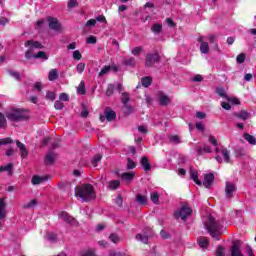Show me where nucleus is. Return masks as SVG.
I'll return each instance as SVG.
<instances>
[{
  "mask_svg": "<svg viewBox=\"0 0 256 256\" xmlns=\"http://www.w3.org/2000/svg\"><path fill=\"white\" fill-rule=\"evenodd\" d=\"M223 223V219L215 218L213 215H208L207 217L205 227L208 233H210L211 237L217 241H219V233H222L223 231Z\"/></svg>",
  "mask_w": 256,
  "mask_h": 256,
  "instance_id": "1",
  "label": "nucleus"
},
{
  "mask_svg": "<svg viewBox=\"0 0 256 256\" xmlns=\"http://www.w3.org/2000/svg\"><path fill=\"white\" fill-rule=\"evenodd\" d=\"M25 47H28V50L25 53L26 59H42V61H47V59H49L47 53L43 51H39L38 53L33 54V49H43V44H41V42L28 40L25 43Z\"/></svg>",
  "mask_w": 256,
  "mask_h": 256,
  "instance_id": "2",
  "label": "nucleus"
},
{
  "mask_svg": "<svg viewBox=\"0 0 256 256\" xmlns=\"http://www.w3.org/2000/svg\"><path fill=\"white\" fill-rule=\"evenodd\" d=\"M75 196L78 197L82 203H87L95 199V188L91 184H84L75 188Z\"/></svg>",
  "mask_w": 256,
  "mask_h": 256,
  "instance_id": "3",
  "label": "nucleus"
},
{
  "mask_svg": "<svg viewBox=\"0 0 256 256\" xmlns=\"http://www.w3.org/2000/svg\"><path fill=\"white\" fill-rule=\"evenodd\" d=\"M209 142L211 143V145L216 147V149H215L216 154H217L216 161L218 163H223V160L225 161V163H229V161H231V158L229 156V150H227L225 148L219 150V147H217V145H219V143L217 142V139L215 138V136H210Z\"/></svg>",
  "mask_w": 256,
  "mask_h": 256,
  "instance_id": "4",
  "label": "nucleus"
},
{
  "mask_svg": "<svg viewBox=\"0 0 256 256\" xmlns=\"http://www.w3.org/2000/svg\"><path fill=\"white\" fill-rule=\"evenodd\" d=\"M9 121H26L29 119V115L23 109H13L6 114Z\"/></svg>",
  "mask_w": 256,
  "mask_h": 256,
  "instance_id": "5",
  "label": "nucleus"
},
{
  "mask_svg": "<svg viewBox=\"0 0 256 256\" xmlns=\"http://www.w3.org/2000/svg\"><path fill=\"white\" fill-rule=\"evenodd\" d=\"M192 213H193V210L191 209V207H189V205H183L181 206L180 209H178L174 213V217L175 219H181L182 221H187V219L191 217Z\"/></svg>",
  "mask_w": 256,
  "mask_h": 256,
  "instance_id": "6",
  "label": "nucleus"
},
{
  "mask_svg": "<svg viewBox=\"0 0 256 256\" xmlns=\"http://www.w3.org/2000/svg\"><path fill=\"white\" fill-rule=\"evenodd\" d=\"M243 243L240 240H235L231 246V256H245L241 251Z\"/></svg>",
  "mask_w": 256,
  "mask_h": 256,
  "instance_id": "7",
  "label": "nucleus"
},
{
  "mask_svg": "<svg viewBox=\"0 0 256 256\" xmlns=\"http://www.w3.org/2000/svg\"><path fill=\"white\" fill-rule=\"evenodd\" d=\"M216 93L223 99H226L229 103H231V105H239L240 103L238 98L227 96V94H225V89L223 88H217Z\"/></svg>",
  "mask_w": 256,
  "mask_h": 256,
  "instance_id": "8",
  "label": "nucleus"
},
{
  "mask_svg": "<svg viewBox=\"0 0 256 256\" xmlns=\"http://www.w3.org/2000/svg\"><path fill=\"white\" fill-rule=\"evenodd\" d=\"M158 61H159L158 53L147 54L145 65L146 67H153V65H155V63H158Z\"/></svg>",
  "mask_w": 256,
  "mask_h": 256,
  "instance_id": "9",
  "label": "nucleus"
},
{
  "mask_svg": "<svg viewBox=\"0 0 256 256\" xmlns=\"http://www.w3.org/2000/svg\"><path fill=\"white\" fill-rule=\"evenodd\" d=\"M237 191V187L235 186V183L233 182H226L225 186V195L227 199H231L233 197V194Z\"/></svg>",
  "mask_w": 256,
  "mask_h": 256,
  "instance_id": "10",
  "label": "nucleus"
},
{
  "mask_svg": "<svg viewBox=\"0 0 256 256\" xmlns=\"http://www.w3.org/2000/svg\"><path fill=\"white\" fill-rule=\"evenodd\" d=\"M47 21L50 29H52L53 31H61V23H59V20H57V18L48 17Z\"/></svg>",
  "mask_w": 256,
  "mask_h": 256,
  "instance_id": "11",
  "label": "nucleus"
},
{
  "mask_svg": "<svg viewBox=\"0 0 256 256\" xmlns=\"http://www.w3.org/2000/svg\"><path fill=\"white\" fill-rule=\"evenodd\" d=\"M59 219L65 221V223H69L70 225H75V218L65 211L60 212Z\"/></svg>",
  "mask_w": 256,
  "mask_h": 256,
  "instance_id": "12",
  "label": "nucleus"
},
{
  "mask_svg": "<svg viewBox=\"0 0 256 256\" xmlns=\"http://www.w3.org/2000/svg\"><path fill=\"white\" fill-rule=\"evenodd\" d=\"M213 181H215V175L213 173L204 175L203 185L206 189H209L213 185Z\"/></svg>",
  "mask_w": 256,
  "mask_h": 256,
  "instance_id": "13",
  "label": "nucleus"
},
{
  "mask_svg": "<svg viewBox=\"0 0 256 256\" xmlns=\"http://www.w3.org/2000/svg\"><path fill=\"white\" fill-rule=\"evenodd\" d=\"M198 41L200 43V51L201 53H203L204 55H207V53H209V43H207L205 41V37L200 36L198 38Z\"/></svg>",
  "mask_w": 256,
  "mask_h": 256,
  "instance_id": "14",
  "label": "nucleus"
},
{
  "mask_svg": "<svg viewBox=\"0 0 256 256\" xmlns=\"http://www.w3.org/2000/svg\"><path fill=\"white\" fill-rule=\"evenodd\" d=\"M189 174H190V178L192 179V181H194V183H196V185L203 184V182L199 180V172H197V170H195L193 167L190 168Z\"/></svg>",
  "mask_w": 256,
  "mask_h": 256,
  "instance_id": "15",
  "label": "nucleus"
},
{
  "mask_svg": "<svg viewBox=\"0 0 256 256\" xmlns=\"http://www.w3.org/2000/svg\"><path fill=\"white\" fill-rule=\"evenodd\" d=\"M16 145L18 149H20V155L22 159H25L29 155V152L27 151V146H25V144L21 143V141L19 140H16Z\"/></svg>",
  "mask_w": 256,
  "mask_h": 256,
  "instance_id": "16",
  "label": "nucleus"
},
{
  "mask_svg": "<svg viewBox=\"0 0 256 256\" xmlns=\"http://www.w3.org/2000/svg\"><path fill=\"white\" fill-rule=\"evenodd\" d=\"M120 178L125 183H131L135 179V172H124L120 175Z\"/></svg>",
  "mask_w": 256,
  "mask_h": 256,
  "instance_id": "17",
  "label": "nucleus"
},
{
  "mask_svg": "<svg viewBox=\"0 0 256 256\" xmlns=\"http://www.w3.org/2000/svg\"><path fill=\"white\" fill-rule=\"evenodd\" d=\"M49 178L47 176H39V175H34L32 177L31 183L32 185H41V183H45Z\"/></svg>",
  "mask_w": 256,
  "mask_h": 256,
  "instance_id": "18",
  "label": "nucleus"
},
{
  "mask_svg": "<svg viewBox=\"0 0 256 256\" xmlns=\"http://www.w3.org/2000/svg\"><path fill=\"white\" fill-rule=\"evenodd\" d=\"M195 151L197 155H204V153H211V147L209 145L196 146Z\"/></svg>",
  "mask_w": 256,
  "mask_h": 256,
  "instance_id": "19",
  "label": "nucleus"
},
{
  "mask_svg": "<svg viewBox=\"0 0 256 256\" xmlns=\"http://www.w3.org/2000/svg\"><path fill=\"white\" fill-rule=\"evenodd\" d=\"M158 101L160 105L165 106V105H169L171 98H169V96L160 92L158 95Z\"/></svg>",
  "mask_w": 256,
  "mask_h": 256,
  "instance_id": "20",
  "label": "nucleus"
},
{
  "mask_svg": "<svg viewBox=\"0 0 256 256\" xmlns=\"http://www.w3.org/2000/svg\"><path fill=\"white\" fill-rule=\"evenodd\" d=\"M104 116L107 119V121H113V119L117 117V114L115 113V111L111 110L110 108H106L104 110Z\"/></svg>",
  "mask_w": 256,
  "mask_h": 256,
  "instance_id": "21",
  "label": "nucleus"
},
{
  "mask_svg": "<svg viewBox=\"0 0 256 256\" xmlns=\"http://www.w3.org/2000/svg\"><path fill=\"white\" fill-rule=\"evenodd\" d=\"M7 217V211L5 210V200L0 198V221H3Z\"/></svg>",
  "mask_w": 256,
  "mask_h": 256,
  "instance_id": "22",
  "label": "nucleus"
},
{
  "mask_svg": "<svg viewBox=\"0 0 256 256\" xmlns=\"http://www.w3.org/2000/svg\"><path fill=\"white\" fill-rule=\"evenodd\" d=\"M197 243L201 249H207L209 247V239L206 237L198 238Z\"/></svg>",
  "mask_w": 256,
  "mask_h": 256,
  "instance_id": "23",
  "label": "nucleus"
},
{
  "mask_svg": "<svg viewBox=\"0 0 256 256\" xmlns=\"http://www.w3.org/2000/svg\"><path fill=\"white\" fill-rule=\"evenodd\" d=\"M234 117H237L238 119H242V121H247L249 119V112L242 110L240 112H235Z\"/></svg>",
  "mask_w": 256,
  "mask_h": 256,
  "instance_id": "24",
  "label": "nucleus"
},
{
  "mask_svg": "<svg viewBox=\"0 0 256 256\" xmlns=\"http://www.w3.org/2000/svg\"><path fill=\"white\" fill-rule=\"evenodd\" d=\"M140 163L142 165V169H144L146 172L151 171V164L149 163V159L147 157L143 156Z\"/></svg>",
  "mask_w": 256,
  "mask_h": 256,
  "instance_id": "25",
  "label": "nucleus"
},
{
  "mask_svg": "<svg viewBox=\"0 0 256 256\" xmlns=\"http://www.w3.org/2000/svg\"><path fill=\"white\" fill-rule=\"evenodd\" d=\"M56 79H59V71L57 69H51L48 73V80L56 81Z\"/></svg>",
  "mask_w": 256,
  "mask_h": 256,
  "instance_id": "26",
  "label": "nucleus"
},
{
  "mask_svg": "<svg viewBox=\"0 0 256 256\" xmlns=\"http://www.w3.org/2000/svg\"><path fill=\"white\" fill-rule=\"evenodd\" d=\"M44 161H45L46 165H52V163H54V161H55V153H53L51 151L48 152Z\"/></svg>",
  "mask_w": 256,
  "mask_h": 256,
  "instance_id": "27",
  "label": "nucleus"
},
{
  "mask_svg": "<svg viewBox=\"0 0 256 256\" xmlns=\"http://www.w3.org/2000/svg\"><path fill=\"white\" fill-rule=\"evenodd\" d=\"M135 201L138 205H147V196L138 194L136 195Z\"/></svg>",
  "mask_w": 256,
  "mask_h": 256,
  "instance_id": "28",
  "label": "nucleus"
},
{
  "mask_svg": "<svg viewBox=\"0 0 256 256\" xmlns=\"http://www.w3.org/2000/svg\"><path fill=\"white\" fill-rule=\"evenodd\" d=\"M243 138L245 141H247L250 145H256V138L253 135H250L249 133H245L243 135Z\"/></svg>",
  "mask_w": 256,
  "mask_h": 256,
  "instance_id": "29",
  "label": "nucleus"
},
{
  "mask_svg": "<svg viewBox=\"0 0 256 256\" xmlns=\"http://www.w3.org/2000/svg\"><path fill=\"white\" fill-rule=\"evenodd\" d=\"M121 185V181L119 180H112L108 183L109 189L112 191H115V189H119V186Z\"/></svg>",
  "mask_w": 256,
  "mask_h": 256,
  "instance_id": "30",
  "label": "nucleus"
},
{
  "mask_svg": "<svg viewBox=\"0 0 256 256\" xmlns=\"http://www.w3.org/2000/svg\"><path fill=\"white\" fill-rule=\"evenodd\" d=\"M136 63H137V61L135 60L134 57H130L123 61V65H126V67H135Z\"/></svg>",
  "mask_w": 256,
  "mask_h": 256,
  "instance_id": "31",
  "label": "nucleus"
},
{
  "mask_svg": "<svg viewBox=\"0 0 256 256\" xmlns=\"http://www.w3.org/2000/svg\"><path fill=\"white\" fill-rule=\"evenodd\" d=\"M152 33L159 34L163 31V25L156 23L151 28Z\"/></svg>",
  "mask_w": 256,
  "mask_h": 256,
  "instance_id": "32",
  "label": "nucleus"
},
{
  "mask_svg": "<svg viewBox=\"0 0 256 256\" xmlns=\"http://www.w3.org/2000/svg\"><path fill=\"white\" fill-rule=\"evenodd\" d=\"M150 199H151L152 203H155V205L159 204V192L153 191L150 194Z\"/></svg>",
  "mask_w": 256,
  "mask_h": 256,
  "instance_id": "33",
  "label": "nucleus"
},
{
  "mask_svg": "<svg viewBox=\"0 0 256 256\" xmlns=\"http://www.w3.org/2000/svg\"><path fill=\"white\" fill-rule=\"evenodd\" d=\"M137 241H141V243L147 244L149 242V237L144 234H138L136 235Z\"/></svg>",
  "mask_w": 256,
  "mask_h": 256,
  "instance_id": "34",
  "label": "nucleus"
},
{
  "mask_svg": "<svg viewBox=\"0 0 256 256\" xmlns=\"http://www.w3.org/2000/svg\"><path fill=\"white\" fill-rule=\"evenodd\" d=\"M39 201H37V199H33L31 200L28 204L24 205L25 209H33L35 207H37Z\"/></svg>",
  "mask_w": 256,
  "mask_h": 256,
  "instance_id": "35",
  "label": "nucleus"
},
{
  "mask_svg": "<svg viewBox=\"0 0 256 256\" xmlns=\"http://www.w3.org/2000/svg\"><path fill=\"white\" fill-rule=\"evenodd\" d=\"M103 159V156L101 154H96L92 159V165L93 167H97L99 165V162Z\"/></svg>",
  "mask_w": 256,
  "mask_h": 256,
  "instance_id": "36",
  "label": "nucleus"
},
{
  "mask_svg": "<svg viewBox=\"0 0 256 256\" xmlns=\"http://www.w3.org/2000/svg\"><path fill=\"white\" fill-rule=\"evenodd\" d=\"M109 71H111V65L104 66L98 75H99V77H103V76L107 75V73H109Z\"/></svg>",
  "mask_w": 256,
  "mask_h": 256,
  "instance_id": "37",
  "label": "nucleus"
},
{
  "mask_svg": "<svg viewBox=\"0 0 256 256\" xmlns=\"http://www.w3.org/2000/svg\"><path fill=\"white\" fill-rule=\"evenodd\" d=\"M152 81L153 80L149 76L141 79V83H142L143 87H149V85H151Z\"/></svg>",
  "mask_w": 256,
  "mask_h": 256,
  "instance_id": "38",
  "label": "nucleus"
},
{
  "mask_svg": "<svg viewBox=\"0 0 256 256\" xmlns=\"http://www.w3.org/2000/svg\"><path fill=\"white\" fill-rule=\"evenodd\" d=\"M77 92L79 93V95H85L86 90H85V83L82 81L78 88H77Z\"/></svg>",
  "mask_w": 256,
  "mask_h": 256,
  "instance_id": "39",
  "label": "nucleus"
},
{
  "mask_svg": "<svg viewBox=\"0 0 256 256\" xmlns=\"http://www.w3.org/2000/svg\"><path fill=\"white\" fill-rule=\"evenodd\" d=\"M46 239H47L48 241H50L51 243H54V241L57 240V235H55V234H53V233H51V232H48V233L46 234Z\"/></svg>",
  "mask_w": 256,
  "mask_h": 256,
  "instance_id": "40",
  "label": "nucleus"
},
{
  "mask_svg": "<svg viewBox=\"0 0 256 256\" xmlns=\"http://www.w3.org/2000/svg\"><path fill=\"white\" fill-rule=\"evenodd\" d=\"M115 91V85L113 84H109L108 88L106 90V95L107 97H111V95H113V92Z\"/></svg>",
  "mask_w": 256,
  "mask_h": 256,
  "instance_id": "41",
  "label": "nucleus"
},
{
  "mask_svg": "<svg viewBox=\"0 0 256 256\" xmlns=\"http://www.w3.org/2000/svg\"><path fill=\"white\" fill-rule=\"evenodd\" d=\"M11 169H13V164L11 163L6 166H0V171H8L9 175H11Z\"/></svg>",
  "mask_w": 256,
  "mask_h": 256,
  "instance_id": "42",
  "label": "nucleus"
},
{
  "mask_svg": "<svg viewBox=\"0 0 256 256\" xmlns=\"http://www.w3.org/2000/svg\"><path fill=\"white\" fill-rule=\"evenodd\" d=\"M0 127L2 129H4V127H7V120L5 119L3 113H0Z\"/></svg>",
  "mask_w": 256,
  "mask_h": 256,
  "instance_id": "43",
  "label": "nucleus"
},
{
  "mask_svg": "<svg viewBox=\"0 0 256 256\" xmlns=\"http://www.w3.org/2000/svg\"><path fill=\"white\" fill-rule=\"evenodd\" d=\"M245 59H246L245 53H241V54H239V55L236 57V62H237L238 64L245 63Z\"/></svg>",
  "mask_w": 256,
  "mask_h": 256,
  "instance_id": "44",
  "label": "nucleus"
},
{
  "mask_svg": "<svg viewBox=\"0 0 256 256\" xmlns=\"http://www.w3.org/2000/svg\"><path fill=\"white\" fill-rule=\"evenodd\" d=\"M216 256H225V248L223 246L217 247Z\"/></svg>",
  "mask_w": 256,
  "mask_h": 256,
  "instance_id": "45",
  "label": "nucleus"
},
{
  "mask_svg": "<svg viewBox=\"0 0 256 256\" xmlns=\"http://www.w3.org/2000/svg\"><path fill=\"white\" fill-rule=\"evenodd\" d=\"M143 51V47L141 46H138V47H135L134 49H132L131 53L132 55H141V52Z\"/></svg>",
  "mask_w": 256,
  "mask_h": 256,
  "instance_id": "46",
  "label": "nucleus"
},
{
  "mask_svg": "<svg viewBox=\"0 0 256 256\" xmlns=\"http://www.w3.org/2000/svg\"><path fill=\"white\" fill-rule=\"evenodd\" d=\"M86 43H88V45H95V43H97V38L95 36H89Z\"/></svg>",
  "mask_w": 256,
  "mask_h": 256,
  "instance_id": "47",
  "label": "nucleus"
},
{
  "mask_svg": "<svg viewBox=\"0 0 256 256\" xmlns=\"http://www.w3.org/2000/svg\"><path fill=\"white\" fill-rule=\"evenodd\" d=\"M82 57L83 56L81 55V52H79V50L73 52V59H75L76 61H81Z\"/></svg>",
  "mask_w": 256,
  "mask_h": 256,
  "instance_id": "48",
  "label": "nucleus"
},
{
  "mask_svg": "<svg viewBox=\"0 0 256 256\" xmlns=\"http://www.w3.org/2000/svg\"><path fill=\"white\" fill-rule=\"evenodd\" d=\"M135 167H137V164H135V161L128 159L127 169L131 170V169H135Z\"/></svg>",
  "mask_w": 256,
  "mask_h": 256,
  "instance_id": "49",
  "label": "nucleus"
},
{
  "mask_svg": "<svg viewBox=\"0 0 256 256\" xmlns=\"http://www.w3.org/2000/svg\"><path fill=\"white\" fill-rule=\"evenodd\" d=\"M55 109H57L58 111H61V109H63V107H65V105L63 104V102H61L60 100H57L54 104Z\"/></svg>",
  "mask_w": 256,
  "mask_h": 256,
  "instance_id": "50",
  "label": "nucleus"
},
{
  "mask_svg": "<svg viewBox=\"0 0 256 256\" xmlns=\"http://www.w3.org/2000/svg\"><path fill=\"white\" fill-rule=\"evenodd\" d=\"M76 71L77 73H83V71H85V63H79L76 66Z\"/></svg>",
  "mask_w": 256,
  "mask_h": 256,
  "instance_id": "51",
  "label": "nucleus"
},
{
  "mask_svg": "<svg viewBox=\"0 0 256 256\" xmlns=\"http://www.w3.org/2000/svg\"><path fill=\"white\" fill-rule=\"evenodd\" d=\"M55 92L48 91L46 93V99H49L50 101H55Z\"/></svg>",
  "mask_w": 256,
  "mask_h": 256,
  "instance_id": "52",
  "label": "nucleus"
},
{
  "mask_svg": "<svg viewBox=\"0 0 256 256\" xmlns=\"http://www.w3.org/2000/svg\"><path fill=\"white\" fill-rule=\"evenodd\" d=\"M171 143H181V138L177 135L170 136Z\"/></svg>",
  "mask_w": 256,
  "mask_h": 256,
  "instance_id": "53",
  "label": "nucleus"
},
{
  "mask_svg": "<svg viewBox=\"0 0 256 256\" xmlns=\"http://www.w3.org/2000/svg\"><path fill=\"white\" fill-rule=\"evenodd\" d=\"M9 143H13V140H11V138L0 139V147L1 145H9Z\"/></svg>",
  "mask_w": 256,
  "mask_h": 256,
  "instance_id": "54",
  "label": "nucleus"
},
{
  "mask_svg": "<svg viewBox=\"0 0 256 256\" xmlns=\"http://www.w3.org/2000/svg\"><path fill=\"white\" fill-rule=\"evenodd\" d=\"M109 239L112 241V243H119V236L117 234H111Z\"/></svg>",
  "mask_w": 256,
  "mask_h": 256,
  "instance_id": "55",
  "label": "nucleus"
},
{
  "mask_svg": "<svg viewBox=\"0 0 256 256\" xmlns=\"http://www.w3.org/2000/svg\"><path fill=\"white\" fill-rule=\"evenodd\" d=\"M221 107L223 108V109H225L226 111H229V110H231V102H222L221 103Z\"/></svg>",
  "mask_w": 256,
  "mask_h": 256,
  "instance_id": "56",
  "label": "nucleus"
},
{
  "mask_svg": "<svg viewBox=\"0 0 256 256\" xmlns=\"http://www.w3.org/2000/svg\"><path fill=\"white\" fill-rule=\"evenodd\" d=\"M122 103L124 105H127L129 103V94H127V93L122 94Z\"/></svg>",
  "mask_w": 256,
  "mask_h": 256,
  "instance_id": "57",
  "label": "nucleus"
},
{
  "mask_svg": "<svg viewBox=\"0 0 256 256\" xmlns=\"http://www.w3.org/2000/svg\"><path fill=\"white\" fill-rule=\"evenodd\" d=\"M97 25V20L95 19H90L86 22V27H95Z\"/></svg>",
  "mask_w": 256,
  "mask_h": 256,
  "instance_id": "58",
  "label": "nucleus"
},
{
  "mask_svg": "<svg viewBox=\"0 0 256 256\" xmlns=\"http://www.w3.org/2000/svg\"><path fill=\"white\" fill-rule=\"evenodd\" d=\"M60 101H69V95L67 93H61L59 96Z\"/></svg>",
  "mask_w": 256,
  "mask_h": 256,
  "instance_id": "59",
  "label": "nucleus"
},
{
  "mask_svg": "<svg viewBox=\"0 0 256 256\" xmlns=\"http://www.w3.org/2000/svg\"><path fill=\"white\" fill-rule=\"evenodd\" d=\"M192 81H194L195 83H199V82L203 81V76L198 74L192 78Z\"/></svg>",
  "mask_w": 256,
  "mask_h": 256,
  "instance_id": "60",
  "label": "nucleus"
},
{
  "mask_svg": "<svg viewBox=\"0 0 256 256\" xmlns=\"http://www.w3.org/2000/svg\"><path fill=\"white\" fill-rule=\"evenodd\" d=\"M197 119H205L207 117V114L205 112H196Z\"/></svg>",
  "mask_w": 256,
  "mask_h": 256,
  "instance_id": "61",
  "label": "nucleus"
},
{
  "mask_svg": "<svg viewBox=\"0 0 256 256\" xmlns=\"http://www.w3.org/2000/svg\"><path fill=\"white\" fill-rule=\"evenodd\" d=\"M77 5H79V4L77 3V0H70V1L68 2V7H70V8L77 7Z\"/></svg>",
  "mask_w": 256,
  "mask_h": 256,
  "instance_id": "62",
  "label": "nucleus"
},
{
  "mask_svg": "<svg viewBox=\"0 0 256 256\" xmlns=\"http://www.w3.org/2000/svg\"><path fill=\"white\" fill-rule=\"evenodd\" d=\"M196 129H197L198 131H203V130L205 129V126L203 125V123L197 122V123H196Z\"/></svg>",
  "mask_w": 256,
  "mask_h": 256,
  "instance_id": "63",
  "label": "nucleus"
},
{
  "mask_svg": "<svg viewBox=\"0 0 256 256\" xmlns=\"http://www.w3.org/2000/svg\"><path fill=\"white\" fill-rule=\"evenodd\" d=\"M81 256H95V252L93 250H88L84 252Z\"/></svg>",
  "mask_w": 256,
  "mask_h": 256,
  "instance_id": "64",
  "label": "nucleus"
}]
</instances>
